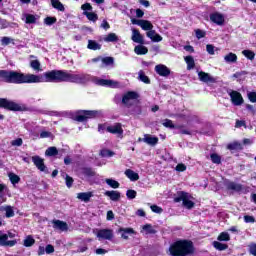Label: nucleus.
<instances>
[{"mask_svg": "<svg viewBox=\"0 0 256 256\" xmlns=\"http://www.w3.org/2000/svg\"><path fill=\"white\" fill-rule=\"evenodd\" d=\"M89 75L71 74L62 70H52L44 73V83H87Z\"/></svg>", "mask_w": 256, "mask_h": 256, "instance_id": "1", "label": "nucleus"}, {"mask_svg": "<svg viewBox=\"0 0 256 256\" xmlns=\"http://www.w3.org/2000/svg\"><path fill=\"white\" fill-rule=\"evenodd\" d=\"M0 79L6 83H45L44 74H23L15 71L0 70Z\"/></svg>", "mask_w": 256, "mask_h": 256, "instance_id": "2", "label": "nucleus"}, {"mask_svg": "<svg viewBox=\"0 0 256 256\" xmlns=\"http://www.w3.org/2000/svg\"><path fill=\"white\" fill-rule=\"evenodd\" d=\"M193 251V242L189 240H179L169 248V253L172 256H187L191 255Z\"/></svg>", "mask_w": 256, "mask_h": 256, "instance_id": "3", "label": "nucleus"}, {"mask_svg": "<svg viewBox=\"0 0 256 256\" xmlns=\"http://www.w3.org/2000/svg\"><path fill=\"white\" fill-rule=\"evenodd\" d=\"M175 201L176 203L182 201V205L183 207H185V209H193V207H195V202H193V196L184 191L178 193V197L175 198Z\"/></svg>", "mask_w": 256, "mask_h": 256, "instance_id": "4", "label": "nucleus"}, {"mask_svg": "<svg viewBox=\"0 0 256 256\" xmlns=\"http://www.w3.org/2000/svg\"><path fill=\"white\" fill-rule=\"evenodd\" d=\"M93 233L96 235L98 241H113V239H115V232L113 229H96L93 230Z\"/></svg>", "mask_w": 256, "mask_h": 256, "instance_id": "5", "label": "nucleus"}, {"mask_svg": "<svg viewBox=\"0 0 256 256\" xmlns=\"http://www.w3.org/2000/svg\"><path fill=\"white\" fill-rule=\"evenodd\" d=\"M97 115H99L98 111L82 110L78 112V114L75 116V121H78L79 123H83L87 119H94V117H97Z\"/></svg>", "mask_w": 256, "mask_h": 256, "instance_id": "6", "label": "nucleus"}, {"mask_svg": "<svg viewBox=\"0 0 256 256\" xmlns=\"http://www.w3.org/2000/svg\"><path fill=\"white\" fill-rule=\"evenodd\" d=\"M137 99H139V94L137 92L130 91L124 94L122 103L127 107H131V105L137 103Z\"/></svg>", "mask_w": 256, "mask_h": 256, "instance_id": "7", "label": "nucleus"}, {"mask_svg": "<svg viewBox=\"0 0 256 256\" xmlns=\"http://www.w3.org/2000/svg\"><path fill=\"white\" fill-rule=\"evenodd\" d=\"M0 107L9 109L10 111H21V105L5 98H0Z\"/></svg>", "mask_w": 256, "mask_h": 256, "instance_id": "8", "label": "nucleus"}, {"mask_svg": "<svg viewBox=\"0 0 256 256\" xmlns=\"http://www.w3.org/2000/svg\"><path fill=\"white\" fill-rule=\"evenodd\" d=\"M17 240H9L7 233L0 231V246L1 247H15Z\"/></svg>", "mask_w": 256, "mask_h": 256, "instance_id": "9", "label": "nucleus"}, {"mask_svg": "<svg viewBox=\"0 0 256 256\" xmlns=\"http://www.w3.org/2000/svg\"><path fill=\"white\" fill-rule=\"evenodd\" d=\"M107 132L111 133L112 135H117L118 137L123 138V126L121 125V123L109 125V127H107Z\"/></svg>", "mask_w": 256, "mask_h": 256, "instance_id": "10", "label": "nucleus"}, {"mask_svg": "<svg viewBox=\"0 0 256 256\" xmlns=\"http://www.w3.org/2000/svg\"><path fill=\"white\" fill-rule=\"evenodd\" d=\"M198 79L202 83H217V78L204 71H198Z\"/></svg>", "mask_w": 256, "mask_h": 256, "instance_id": "11", "label": "nucleus"}, {"mask_svg": "<svg viewBox=\"0 0 256 256\" xmlns=\"http://www.w3.org/2000/svg\"><path fill=\"white\" fill-rule=\"evenodd\" d=\"M32 161L39 171L47 173V166H45V160L40 156H33Z\"/></svg>", "mask_w": 256, "mask_h": 256, "instance_id": "12", "label": "nucleus"}, {"mask_svg": "<svg viewBox=\"0 0 256 256\" xmlns=\"http://www.w3.org/2000/svg\"><path fill=\"white\" fill-rule=\"evenodd\" d=\"M96 84L102 87H112L113 89L120 87L119 82L115 80L98 79L96 80Z\"/></svg>", "mask_w": 256, "mask_h": 256, "instance_id": "13", "label": "nucleus"}, {"mask_svg": "<svg viewBox=\"0 0 256 256\" xmlns=\"http://www.w3.org/2000/svg\"><path fill=\"white\" fill-rule=\"evenodd\" d=\"M142 142L146 143V145H150L151 147H155V145L159 143V138L151 134H144Z\"/></svg>", "mask_w": 256, "mask_h": 256, "instance_id": "14", "label": "nucleus"}, {"mask_svg": "<svg viewBox=\"0 0 256 256\" xmlns=\"http://www.w3.org/2000/svg\"><path fill=\"white\" fill-rule=\"evenodd\" d=\"M155 71L160 77H169L171 75V70L163 64L156 65Z\"/></svg>", "mask_w": 256, "mask_h": 256, "instance_id": "15", "label": "nucleus"}, {"mask_svg": "<svg viewBox=\"0 0 256 256\" xmlns=\"http://www.w3.org/2000/svg\"><path fill=\"white\" fill-rule=\"evenodd\" d=\"M210 21L216 25H223L225 23V16L219 12H214L210 15Z\"/></svg>", "mask_w": 256, "mask_h": 256, "instance_id": "16", "label": "nucleus"}, {"mask_svg": "<svg viewBox=\"0 0 256 256\" xmlns=\"http://www.w3.org/2000/svg\"><path fill=\"white\" fill-rule=\"evenodd\" d=\"M230 98L233 105H236V106L243 105V96H241V93L237 91H232L230 92Z\"/></svg>", "mask_w": 256, "mask_h": 256, "instance_id": "17", "label": "nucleus"}, {"mask_svg": "<svg viewBox=\"0 0 256 256\" xmlns=\"http://www.w3.org/2000/svg\"><path fill=\"white\" fill-rule=\"evenodd\" d=\"M105 197H109L110 201L117 202L121 199V192L117 190H108L104 193Z\"/></svg>", "mask_w": 256, "mask_h": 256, "instance_id": "18", "label": "nucleus"}, {"mask_svg": "<svg viewBox=\"0 0 256 256\" xmlns=\"http://www.w3.org/2000/svg\"><path fill=\"white\" fill-rule=\"evenodd\" d=\"M146 37H148V39H151V41H153L154 43H161V41H163V37L153 29L146 33Z\"/></svg>", "mask_w": 256, "mask_h": 256, "instance_id": "19", "label": "nucleus"}, {"mask_svg": "<svg viewBox=\"0 0 256 256\" xmlns=\"http://www.w3.org/2000/svg\"><path fill=\"white\" fill-rule=\"evenodd\" d=\"M93 196V192H80L77 194V199L83 201L84 203H89Z\"/></svg>", "mask_w": 256, "mask_h": 256, "instance_id": "20", "label": "nucleus"}, {"mask_svg": "<svg viewBox=\"0 0 256 256\" xmlns=\"http://www.w3.org/2000/svg\"><path fill=\"white\" fill-rule=\"evenodd\" d=\"M132 41L134 43H140V45H143L144 43L143 35H141V32L135 28L132 29Z\"/></svg>", "mask_w": 256, "mask_h": 256, "instance_id": "21", "label": "nucleus"}, {"mask_svg": "<svg viewBox=\"0 0 256 256\" xmlns=\"http://www.w3.org/2000/svg\"><path fill=\"white\" fill-rule=\"evenodd\" d=\"M52 223H53V228L58 231H67V229H69V226L61 220H53Z\"/></svg>", "mask_w": 256, "mask_h": 256, "instance_id": "22", "label": "nucleus"}, {"mask_svg": "<svg viewBox=\"0 0 256 256\" xmlns=\"http://www.w3.org/2000/svg\"><path fill=\"white\" fill-rule=\"evenodd\" d=\"M118 232L121 233L122 239H129V235H135L133 228H120Z\"/></svg>", "mask_w": 256, "mask_h": 256, "instance_id": "23", "label": "nucleus"}, {"mask_svg": "<svg viewBox=\"0 0 256 256\" xmlns=\"http://www.w3.org/2000/svg\"><path fill=\"white\" fill-rule=\"evenodd\" d=\"M124 175H126V177L130 179V181H139V174L131 169H127L124 172Z\"/></svg>", "mask_w": 256, "mask_h": 256, "instance_id": "24", "label": "nucleus"}, {"mask_svg": "<svg viewBox=\"0 0 256 256\" xmlns=\"http://www.w3.org/2000/svg\"><path fill=\"white\" fill-rule=\"evenodd\" d=\"M22 19L23 21H25V23H27L28 25H31L33 23H37V16L33 15V14H23L22 15Z\"/></svg>", "mask_w": 256, "mask_h": 256, "instance_id": "25", "label": "nucleus"}, {"mask_svg": "<svg viewBox=\"0 0 256 256\" xmlns=\"http://www.w3.org/2000/svg\"><path fill=\"white\" fill-rule=\"evenodd\" d=\"M141 233H145V235H155V233H157V230H155V228H153L151 224H146L142 226Z\"/></svg>", "mask_w": 256, "mask_h": 256, "instance_id": "26", "label": "nucleus"}, {"mask_svg": "<svg viewBox=\"0 0 256 256\" xmlns=\"http://www.w3.org/2000/svg\"><path fill=\"white\" fill-rule=\"evenodd\" d=\"M105 183L108 185V187H111V189H119L121 186V184L113 178H106Z\"/></svg>", "mask_w": 256, "mask_h": 256, "instance_id": "27", "label": "nucleus"}, {"mask_svg": "<svg viewBox=\"0 0 256 256\" xmlns=\"http://www.w3.org/2000/svg\"><path fill=\"white\" fill-rule=\"evenodd\" d=\"M0 211H5L6 217L9 219L11 217H15V211L13 210V207L11 206H1Z\"/></svg>", "mask_w": 256, "mask_h": 256, "instance_id": "28", "label": "nucleus"}, {"mask_svg": "<svg viewBox=\"0 0 256 256\" xmlns=\"http://www.w3.org/2000/svg\"><path fill=\"white\" fill-rule=\"evenodd\" d=\"M184 61L187 64L188 71H191V69H195V59L193 58V56L184 57Z\"/></svg>", "mask_w": 256, "mask_h": 256, "instance_id": "29", "label": "nucleus"}, {"mask_svg": "<svg viewBox=\"0 0 256 256\" xmlns=\"http://www.w3.org/2000/svg\"><path fill=\"white\" fill-rule=\"evenodd\" d=\"M134 52L136 55H147V53H149V49L143 45H138L134 48Z\"/></svg>", "mask_w": 256, "mask_h": 256, "instance_id": "30", "label": "nucleus"}, {"mask_svg": "<svg viewBox=\"0 0 256 256\" xmlns=\"http://www.w3.org/2000/svg\"><path fill=\"white\" fill-rule=\"evenodd\" d=\"M225 63H235L237 61V54L235 53H228L224 56Z\"/></svg>", "mask_w": 256, "mask_h": 256, "instance_id": "31", "label": "nucleus"}, {"mask_svg": "<svg viewBox=\"0 0 256 256\" xmlns=\"http://www.w3.org/2000/svg\"><path fill=\"white\" fill-rule=\"evenodd\" d=\"M83 15L87 17L88 21H92V23H96L99 19V16L95 12H83Z\"/></svg>", "mask_w": 256, "mask_h": 256, "instance_id": "32", "label": "nucleus"}, {"mask_svg": "<svg viewBox=\"0 0 256 256\" xmlns=\"http://www.w3.org/2000/svg\"><path fill=\"white\" fill-rule=\"evenodd\" d=\"M51 5L54 9H57L58 11H65V6L59 0H51Z\"/></svg>", "mask_w": 256, "mask_h": 256, "instance_id": "33", "label": "nucleus"}, {"mask_svg": "<svg viewBox=\"0 0 256 256\" xmlns=\"http://www.w3.org/2000/svg\"><path fill=\"white\" fill-rule=\"evenodd\" d=\"M104 41L106 43H115L119 41V37L115 33H110L104 38Z\"/></svg>", "mask_w": 256, "mask_h": 256, "instance_id": "34", "label": "nucleus"}, {"mask_svg": "<svg viewBox=\"0 0 256 256\" xmlns=\"http://www.w3.org/2000/svg\"><path fill=\"white\" fill-rule=\"evenodd\" d=\"M140 27L143 29V31H151L153 29V24L148 20H142Z\"/></svg>", "mask_w": 256, "mask_h": 256, "instance_id": "35", "label": "nucleus"}, {"mask_svg": "<svg viewBox=\"0 0 256 256\" xmlns=\"http://www.w3.org/2000/svg\"><path fill=\"white\" fill-rule=\"evenodd\" d=\"M88 49H91L92 51H98L99 49H101V44L97 43V41L95 40H89Z\"/></svg>", "mask_w": 256, "mask_h": 256, "instance_id": "36", "label": "nucleus"}, {"mask_svg": "<svg viewBox=\"0 0 256 256\" xmlns=\"http://www.w3.org/2000/svg\"><path fill=\"white\" fill-rule=\"evenodd\" d=\"M59 151L57 150V147H49L45 151L46 157H55V155H58Z\"/></svg>", "mask_w": 256, "mask_h": 256, "instance_id": "37", "label": "nucleus"}, {"mask_svg": "<svg viewBox=\"0 0 256 256\" xmlns=\"http://www.w3.org/2000/svg\"><path fill=\"white\" fill-rule=\"evenodd\" d=\"M24 247H33V245H35V239L33 238V236L29 235L24 239V243H23Z\"/></svg>", "mask_w": 256, "mask_h": 256, "instance_id": "38", "label": "nucleus"}, {"mask_svg": "<svg viewBox=\"0 0 256 256\" xmlns=\"http://www.w3.org/2000/svg\"><path fill=\"white\" fill-rule=\"evenodd\" d=\"M8 177H9L12 185H17V183H19V181H21V178L15 173H9Z\"/></svg>", "mask_w": 256, "mask_h": 256, "instance_id": "39", "label": "nucleus"}, {"mask_svg": "<svg viewBox=\"0 0 256 256\" xmlns=\"http://www.w3.org/2000/svg\"><path fill=\"white\" fill-rule=\"evenodd\" d=\"M213 247H215L218 251H225L227 249V244H223L221 242L214 241Z\"/></svg>", "mask_w": 256, "mask_h": 256, "instance_id": "40", "label": "nucleus"}, {"mask_svg": "<svg viewBox=\"0 0 256 256\" xmlns=\"http://www.w3.org/2000/svg\"><path fill=\"white\" fill-rule=\"evenodd\" d=\"M242 55H244V57H246L247 59H250V61H253V59H255V52L251 50L242 51Z\"/></svg>", "mask_w": 256, "mask_h": 256, "instance_id": "41", "label": "nucleus"}, {"mask_svg": "<svg viewBox=\"0 0 256 256\" xmlns=\"http://www.w3.org/2000/svg\"><path fill=\"white\" fill-rule=\"evenodd\" d=\"M138 77L142 81V83H146V84L151 83V81L149 80V77H147V75H145L144 71H140L138 73Z\"/></svg>", "mask_w": 256, "mask_h": 256, "instance_id": "42", "label": "nucleus"}, {"mask_svg": "<svg viewBox=\"0 0 256 256\" xmlns=\"http://www.w3.org/2000/svg\"><path fill=\"white\" fill-rule=\"evenodd\" d=\"M217 239L218 241H231V236L227 232H222Z\"/></svg>", "mask_w": 256, "mask_h": 256, "instance_id": "43", "label": "nucleus"}, {"mask_svg": "<svg viewBox=\"0 0 256 256\" xmlns=\"http://www.w3.org/2000/svg\"><path fill=\"white\" fill-rule=\"evenodd\" d=\"M30 67L34 69V71H41V63L39 60H32L30 63Z\"/></svg>", "mask_w": 256, "mask_h": 256, "instance_id": "44", "label": "nucleus"}, {"mask_svg": "<svg viewBox=\"0 0 256 256\" xmlns=\"http://www.w3.org/2000/svg\"><path fill=\"white\" fill-rule=\"evenodd\" d=\"M210 159L212 163H215L216 165H219V163H221V156H219L218 154H215V153L211 154Z\"/></svg>", "mask_w": 256, "mask_h": 256, "instance_id": "45", "label": "nucleus"}, {"mask_svg": "<svg viewBox=\"0 0 256 256\" xmlns=\"http://www.w3.org/2000/svg\"><path fill=\"white\" fill-rule=\"evenodd\" d=\"M162 125L164 127H167L168 129H175V125L173 124V121L169 119H165L162 121Z\"/></svg>", "mask_w": 256, "mask_h": 256, "instance_id": "46", "label": "nucleus"}, {"mask_svg": "<svg viewBox=\"0 0 256 256\" xmlns=\"http://www.w3.org/2000/svg\"><path fill=\"white\" fill-rule=\"evenodd\" d=\"M100 155L102 157H113L115 153H113L111 150L104 149V150H101Z\"/></svg>", "mask_w": 256, "mask_h": 256, "instance_id": "47", "label": "nucleus"}, {"mask_svg": "<svg viewBox=\"0 0 256 256\" xmlns=\"http://www.w3.org/2000/svg\"><path fill=\"white\" fill-rule=\"evenodd\" d=\"M45 25H53L54 23H57V18L55 17H46L44 19Z\"/></svg>", "mask_w": 256, "mask_h": 256, "instance_id": "48", "label": "nucleus"}, {"mask_svg": "<svg viewBox=\"0 0 256 256\" xmlns=\"http://www.w3.org/2000/svg\"><path fill=\"white\" fill-rule=\"evenodd\" d=\"M50 137H53V133L49 131H41L40 132V139H49Z\"/></svg>", "mask_w": 256, "mask_h": 256, "instance_id": "49", "label": "nucleus"}, {"mask_svg": "<svg viewBox=\"0 0 256 256\" xmlns=\"http://www.w3.org/2000/svg\"><path fill=\"white\" fill-rule=\"evenodd\" d=\"M126 197H127V199H135V197H137V191L127 190Z\"/></svg>", "mask_w": 256, "mask_h": 256, "instance_id": "50", "label": "nucleus"}, {"mask_svg": "<svg viewBox=\"0 0 256 256\" xmlns=\"http://www.w3.org/2000/svg\"><path fill=\"white\" fill-rule=\"evenodd\" d=\"M83 13H89V11H93V6H91L89 3H85L81 6Z\"/></svg>", "mask_w": 256, "mask_h": 256, "instance_id": "51", "label": "nucleus"}, {"mask_svg": "<svg viewBox=\"0 0 256 256\" xmlns=\"http://www.w3.org/2000/svg\"><path fill=\"white\" fill-rule=\"evenodd\" d=\"M150 209L153 213H158V214H161L163 213V208L157 206V205H151L150 206Z\"/></svg>", "mask_w": 256, "mask_h": 256, "instance_id": "52", "label": "nucleus"}, {"mask_svg": "<svg viewBox=\"0 0 256 256\" xmlns=\"http://www.w3.org/2000/svg\"><path fill=\"white\" fill-rule=\"evenodd\" d=\"M82 173L83 175H86V177H93L95 175V172L90 168L83 169Z\"/></svg>", "mask_w": 256, "mask_h": 256, "instance_id": "53", "label": "nucleus"}, {"mask_svg": "<svg viewBox=\"0 0 256 256\" xmlns=\"http://www.w3.org/2000/svg\"><path fill=\"white\" fill-rule=\"evenodd\" d=\"M229 189H232L233 191H241V185L240 184H235L233 182H231L228 185Z\"/></svg>", "mask_w": 256, "mask_h": 256, "instance_id": "54", "label": "nucleus"}, {"mask_svg": "<svg viewBox=\"0 0 256 256\" xmlns=\"http://www.w3.org/2000/svg\"><path fill=\"white\" fill-rule=\"evenodd\" d=\"M11 145H12L13 147H21V145H23V139L18 138V139H16V140H13V141L11 142Z\"/></svg>", "mask_w": 256, "mask_h": 256, "instance_id": "55", "label": "nucleus"}, {"mask_svg": "<svg viewBox=\"0 0 256 256\" xmlns=\"http://www.w3.org/2000/svg\"><path fill=\"white\" fill-rule=\"evenodd\" d=\"M65 181H66V186L68 188H71L73 186V178L71 176L66 175Z\"/></svg>", "mask_w": 256, "mask_h": 256, "instance_id": "56", "label": "nucleus"}, {"mask_svg": "<svg viewBox=\"0 0 256 256\" xmlns=\"http://www.w3.org/2000/svg\"><path fill=\"white\" fill-rule=\"evenodd\" d=\"M45 251H46L47 255H51V253L55 252V248L53 247V245L48 244L45 248Z\"/></svg>", "mask_w": 256, "mask_h": 256, "instance_id": "57", "label": "nucleus"}, {"mask_svg": "<svg viewBox=\"0 0 256 256\" xmlns=\"http://www.w3.org/2000/svg\"><path fill=\"white\" fill-rule=\"evenodd\" d=\"M176 171H179V172L187 171V166L183 163H180L176 166Z\"/></svg>", "mask_w": 256, "mask_h": 256, "instance_id": "58", "label": "nucleus"}, {"mask_svg": "<svg viewBox=\"0 0 256 256\" xmlns=\"http://www.w3.org/2000/svg\"><path fill=\"white\" fill-rule=\"evenodd\" d=\"M248 98L251 103H256V92H250L248 93Z\"/></svg>", "mask_w": 256, "mask_h": 256, "instance_id": "59", "label": "nucleus"}, {"mask_svg": "<svg viewBox=\"0 0 256 256\" xmlns=\"http://www.w3.org/2000/svg\"><path fill=\"white\" fill-rule=\"evenodd\" d=\"M197 39H203L205 37V31L197 29L195 31Z\"/></svg>", "mask_w": 256, "mask_h": 256, "instance_id": "60", "label": "nucleus"}, {"mask_svg": "<svg viewBox=\"0 0 256 256\" xmlns=\"http://www.w3.org/2000/svg\"><path fill=\"white\" fill-rule=\"evenodd\" d=\"M107 127H109V125H107V124H100L98 126L99 133H105V131H107Z\"/></svg>", "mask_w": 256, "mask_h": 256, "instance_id": "61", "label": "nucleus"}, {"mask_svg": "<svg viewBox=\"0 0 256 256\" xmlns=\"http://www.w3.org/2000/svg\"><path fill=\"white\" fill-rule=\"evenodd\" d=\"M102 63H104V65H113V58L112 57H106L102 60Z\"/></svg>", "mask_w": 256, "mask_h": 256, "instance_id": "62", "label": "nucleus"}, {"mask_svg": "<svg viewBox=\"0 0 256 256\" xmlns=\"http://www.w3.org/2000/svg\"><path fill=\"white\" fill-rule=\"evenodd\" d=\"M13 41V39L9 38V37H3L1 39V43L2 45H9V43H11Z\"/></svg>", "mask_w": 256, "mask_h": 256, "instance_id": "63", "label": "nucleus"}, {"mask_svg": "<svg viewBox=\"0 0 256 256\" xmlns=\"http://www.w3.org/2000/svg\"><path fill=\"white\" fill-rule=\"evenodd\" d=\"M249 251H250L251 255L256 256V244H251L249 246Z\"/></svg>", "mask_w": 256, "mask_h": 256, "instance_id": "64", "label": "nucleus"}]
</instances>
